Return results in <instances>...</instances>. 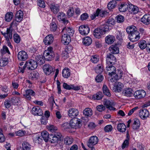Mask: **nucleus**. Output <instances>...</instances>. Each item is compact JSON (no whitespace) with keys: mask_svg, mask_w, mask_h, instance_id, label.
<instances>
[{"mask_svg":"<svg viewBox=\"0 0 150 150\" xmlns=\"http://www.w3.org/2000/svg\"><path fill=\"white\" fill-rule=\"evenodd\" d=\"M103 91V93L106 96L108 97H110L111 94L110 91L107 86L104 84L102 88Z\"/></svg>","mask_w":150,"mask_h":150,"instance_id":"37","label":"nucleus"},{"mask_svg":"<svg viewBox=\"0 0 150 150\" xmlns=\"http://www.w3.org/2000/svg\"><path fill=\"white\" fill-rule=\"evenodd\" d=\"M139 46L142 49H144L147 47V44L145 40H142L140 41L139 43Z\"/></svg>","mask_w":150,"mask_h":150,"instance_id":"48","label":"nucleus"},{"mask_svg":"<svg viewBox=\"0 0 150 150\" xmlns=\"http://www.w3.org/2000/svg\"><path fill=\"white\" fill-rule=\"evenodd\" d=\"M71 41V38L70 36L65 34L62 35V41L64 45H68Z\"/></svg>","mask_w":150,"mask_h":150,"instance_id":"22","label":"nucleus"},{"mask_svg":"<svg viewBox=\"0 0 150 150\" xmlns=\"http://www.w3.org/2000/svg\"><path fill=\"white\" fill-rule=\"evenodd\" d=\"M89 16L88 14L86 13H84L82 14L80 16L81 19L82 21L85 20L87 19Z\"/></svg>","mask_w":150,"mask_h":150,"instance_id":"62","label":"nucleus"},{"mask_svg":"<svg viewBox=\"0 0 150 150\" xmlns=\"http://www.w3.org/2000/svg\"><path fill=\"white\" fill-rule=\"evenodd\" d=\"M13 40L14 42L16 43H19L20 41V38L17 34H15L13 36Z\"/></svg>","mask_w":150,"mask_h":150,"instance_id":"60","label":"nucleus"},{"mask_svg":"<svg viewBox=\"0 0 150 150\" xmlns=\"http://www.w3.org/2000/svg\"><path fill=\"white\" fill-rule=\"evenodd\" d=\"M79 31L81 34L86 35L89 33L90 29H79Z\"/></svg>","mask_w":150,"mask_h":150,"instance_id":"53","label":"nucleus"},{"mask_svg":"<svg viewBox=\"0 0 150 150\" xmlns=\"http://www.w3.org/2000/svg\"><path fill=\"white\" fill-rule=\"evenodd\" d=\"M92 113V110L89 108H86L83 111V115L87 117H91Z\"/></svg>","mask_w":150,"mask_h":150,"instance_id":"39","label":"nucleus"},{"mask_svg":"<svg viewBox=\"0 0 150 150\" xmlns=\"http://www.w3.org/2000/svg\"><path fill=\"white\" fill-rule=\"evenodd\" d=\"M22 145V149L19 150H30L31 145L28 142L26 141L23 142Z\"/></svg>","mask_w":150,"mask_h":150,"instance_id":"34","label":"nucleus"},{"mask_svg":"<svg viewBox=\"0 0 150 150\" xmlns=\"http://www.w3.org/2000/svg\"><path fill=\"white\" fill-rule=\"evenodd\" d=\"M116 3L115 1L113 0L110 1L108 4V8L109 9L113 8L115 6Z\"/></svg>","mask_w":150,"mask_h":150,"instance_id":"51","label":"nucleus"},{"mask_svg":"<svg viewBox=\"0 0 150 150\" xmlns=\"http://www.w3.org/2000/svg\"><path fill=\"white\" fill-rule=\"evenodd\" d=\"M63 88L67 90L73 89L74 91H78L81 90V86H76L74 84L69 85L67 83L64 82L63 85Z\"/></svg>","mask_w":150,"mask_h":150,"instance_id":"9","label":"nucleus"},{"mask_svg":"<svg viewBox=\"0 0 150 150\" xmlns=\"http://www.w3.org/2000/svg\"><path fill=\"white\" fill-rule=\"evenodd\" d=\"M35 95V92L31 89H28L25 91V94L24 96L28 100H30L31 96H34Z\"/></svg>","mask_w":150,"mask_h":150,"instance_id":"20","label":"nucleus"},{"mask_svg":"<svg viewBox=\"0 0 150 150\" xmlns=\"http://www.w3.org/2000/svg\"><path fill=\"white\" fill-rule=\"evenodd\" d=\"M140 125V123L139 120L137 118H135L134 119L132 128L134 130L138 129Z\"/></svg>","mask_w":150,"mask_h":150,"instance_id":"29","label":"nucleus"},{"mask_svg":"<svg viewBox=\"0 0 150 150\" xmlns=\"http://www.w3.org/2000/svg\"><path fill=\"white\" fill-rule=\"evenodd\" d=\"M132 94V90L130 88H125L122 91V95L125 96L130 97Z\"/></svg>","mask_w":150,"mask_h":150,"instance_id":"21","label":"nucleus"},{"mask_svg":"<svg viewBox=\"0 0 150 150\" xmlns=\"http://www.w3.org/2000/svg\"><path fill=\"white\" fill-rule=\"evenodd\" d=\"M13 17V14L12 12H8L5 15V19L6 21L9 22L11 20Z\"/></svg>","mask_w":150,"mask_h":150,"instance_id":"46","label":"nucleus"},{"mask_svg":"<svg viewBox=\"0 0 150 150\" xmlns=\"http://www.w3.org/2000/svg\"><path fill=\"white\" fill-rule=\"evenodd\" d=\"M8 58H2L0 60V65L1 66H6L8 63Z\"/></svg>","mask_w":150,"mask_h":150,"instance_id":"54","label":"nucleus"},{"mask_svg":"<svg viewBox=\"0 0 150 150\" xmlns=\"http://www.w3.org/2000/svg\"><path fill=\"white\" fill-rule=\"evenodd\" d=\"M31 112L34 115L41 116L43 113L42 110L38 106L33 107L32 109Z\"/></svg>","mask_w":150,"mask_h":150,"instance_id":"14","label":"nucleus"},{"mask_svg":"<svg viewBox=\"0 0 150 150\" xmlns=\"http://www.w3.org/2000/svg\"><path fill=\"white\" fill-rule=\"evenodd\" d=\"M92 42V40L90 37H86L83 38V44L86 46L91 45Z\"/></svg>","mask_w":150,"mask_h":150,"instance_id":"41","label":"nucleus"},{"mask_svg":"<svg viewBox=\"0 0 150 150\" xmlns=\"http://www.w3.org/2000/svg\"><path fill=\"white\" fill-rule=\"evenodd\" d=\"M62 75L65 78H68L70 76V70L67 68H65L62 71Z\"/></svg>","mask_w":150,"mask_h":150,"instance_id":"35","label":"nucleus"},{"mask_svg":"<svg viewBox=\"0 0 150 150\" xmlns=\"http://www.w3.org/2000/svg\"><path fill=\"white\" fill-rule=\"evenodd\" d=\"M112 129V127L110 125L106 126L104 128L105 131L106 132H109L111 131Z\"/></svg>","mask_w":150,"mask_h":150,"instance_id":"64","label":"nucleus"},{"mask_svg":"<svg viewBox=\"0 0 150 150\" xmlns=\"http://www.w3.org/2000/svg\"><path fill=\"white\" fill-rule=\"evenodd\" d=\"M129 132L127 131L126 134L127 139L125 140L122 145V148L123 149L125 148H127L129 146Z\"/></svg>","mask_w":150,"mask_h":150,"instance_id":"31","label":"nucleus"},{"mask_svg":"<svg viewBox=\"0 0 150 150\" xmlns=\"http://www.w3.org/2000/svg\"><path fill=\"white\" fill-rule=\"evenodd\" d=\"M141 21L146 25H148L150 23V15L145 14L141 18Z\"/></svg>","mask_w":150,"mask_h":150,"instance_id":"28","label":"nucleus"},{"mask_svg":"<svg viewBox=\"0 0 150 150\" xmlns=\"http://www.w3.org/2000/svg\"><path fill=\"white\" fill-rule=\"evenodd\" d=\"M4 105L6 108H8L11 105V101L8 100H6L4 102Z\"/></svg>","mask_w":150,"mask_h":150,"instance_id":"59","label":"nucleus"},{"mask_svg":"<svg viewBox=\"0 0 150 150\" xmlns=\"http://www.w3.org/2000/svg\"><path fill=\"white\" fill-rule=\"evenodd\" d=\"M69 124L71 127L75 129L79 128L81 126V120L76 118L72 119L70 121Z\"/></svg>","mask_w":150,"mask_h":150,"instance_id":"7","label":"nucleus"},{"mask_svg":"<svg viewBox=\"0 0 150 150\" xmlns=\"http://www.w3.org/2000/svg\"><path fill=\"white\" fill-rule=\"evenodd\" d=\"M51 11L55 14L57 13L59 10V6L57 4H51L50 6Z\"/></svg>","mask_w":150,"mask_h":150,"instance_id":"26","label":"nucleus"},{"mask_svg":"<svg viewBox=\"0 0 150 150\" xmlns=\"http://www.w3.org/2000/svg\"><path fill=\"white\" fill-rule=\"evenodd\" d=\"M63 138L59 132H55L54 134H50V136L49 140L52 143H57L59 141L62 140Z\"/></svg>","mask_w":150,"mask_h":150,"instance_id":"2","label":"nucleus"},{"mask_svg":"<svg viewBox=\"0 0 150 150\" xmlns=\"http://www.w3.org/2000/svg\"><path fill=\"white\" fill-rule=\"evenodd\" d=\"M65 31L66 34L65 35H67L70 37L74 34V30L73 29H63L62 31Z\"/></svg>","mask_w":150,"mask_h":150,"instance_id":"45","label":"nucleus"},{"mask_svg":"<svg viewBox=\"0 0 150 150\" xmlns=\"http://www.w3.org/2000/svg\"><path fill=\"white\" fill-rule=\"evenodd\" d=\"M64 142L65 144L69 145L72 143L73 139L71 137H66L64 139Z\"/></svg>","mask_w":150,"mask_h":150,"instance_id":"49","label":"nucleus"},{"mask_svg":"<svg viewBox=\"0 0 150 150\" xmlns=\"http://www.w3.org/2000/svg\"><path fill=\"white\" fill-rule=\"evenodd\" d=\"M1 53L3 54L8 53L10 54V53L8 47L6 46H4L3 48L1 50Z\"/></svg>","mask_w":150,"mask_h":150,"instance_id":"57","label":"nucleus"},{"mask_svg":"<svg viewBox=\"0 0 150 150\" xmlns=\"http://www.w3.org/2000/svg\"><path fill=\"white\" fill-rule=\"evenodd\" d=\"M23 13L22 11H18L16 15V20L17 22H20L23 18Z\"/></svg>","mask_w":150,"mask_h":150,"instance_id":"32","label":"nucleus"},{"mask_svg":"<svg viewBox=\"0 0 150 150\" xmlns=\"http://www.w3.org/2000/svg\"><path fill=\"white\" fill-rule=\"evenodd\" d=\"M146 95L145 91L141 90L137 91L134 94V96L136 99H140L144 97Z\"/></svg>","mask_w":150,"mask_h":150,"instance_id":"13","label":"nucleus"},{"mask_svg":"<svg viewBox=\"0 0 150 150\" xmlns=\"http://www.w3.org/2000/svg\"><path fill=\"white\" fill-rule=\"evenodd\" d=\"M54 40V37L52 35H49L45 38L43 42L45 45H49L53 43Z\"/></svg>","mask_w":150,"mask_h":150,"instance_id":"19","label":"nucleus"},{"mask_svg":"<svg viewBox=\"0 0 150 150\" xmlns=\"http://www.w3.org/2000/svg\"><path fill=\"white\" fill-rule=\"evenodd\" d=\"M96 109L98 111L102 112L105 109V108L103 105H100L97 106L96 107Z\"/></svg>","mask_w":150,"mask_h":150,"instance_id":"63","label":"nucleus"},{"mask_svg":"<svg viewBox=\"0 0 150 150\" xmlns=\"http://www.w3.org/2000/svg\"><path fill=\"white\" fill-rule=\"evenodd\" d=\"M98 137L96 136H91L87 143V145L91 150H95L94 146L98 144Z\"/></svg>","mask_w":150,"mask_h":150,"instance_id":"4","label":"nucleus"},{"mask_svg":"<svg viewBox=\"0 0 150 150\" xmlns=\"http://www.w3.org/2000/svg\"><path fill=\"white\" fill-rule=\"evenodd\" d=\"M111 52L113 54H117L119 52V49L117 45H112L109 48Z\"/></svg>","mask_w":150,"mask_h":150,"instance_id":"30","label":"nucleus"},{"mask_svg":"<svg viewBox=\"0 0 150 150\" xmlns=\"http://www.w3.org/2000/svg\"><path fill=\"white\" fill-rule=\"evenodd\" d=\"M44 56L45 59L51 61L53 59L54 56V54L52 47H49L44 52Z\"/></svg>","mask_w":150,"mask_h":150,"instance_id":"3","label":"nucleus"},{"mask_svg":"<svg viewBox=\"0 0 150 150\" xmlns=\"http://www.w3.org/2000/svg\"><path fill=\"white\" fill-rule=\"evenodd\" d=\"M11 101L13 104L15 105L20 101V98L19 97L14 96L11 98Z\"/></svg>","mask_w":150,"mask_h":150,"instance_id":"52","label":"nucleus"},{"mask_svg":"<svg viewBox=\"0 0 150 150\" xmlns=\"http://www.w3.org/2000/svg\"><path fill=\"white\" fill-rule=\"evenodd\" d=\"M38 77L39 74L36 71L32 72L29 75V78L32 80H36Z\"/></svg>","mask_w":150,"mask_h":150,"instance_id":"36","label":"nucleus"},{"mask_svg":"<svg viewBox=\"0 0 150 150\" xmlns=\"http://www.w3.org/2000/svg\"><path fill=\"white\" fill-rule=\"evenodd\" d=\"M104 105L107 108L110 110H114L115 108L112 107L114 105L113 102L112 101H110L105 99L103 101Z\"/></svg>","mask_w":150,"mask_h":150,"instance_id":"17","label":"nucleus"},{"mask_svg":"<svg viewBox=\"0 0 150 150\" xmlns=\"http://www.w3.org/2000/svg\"><path fill=\"white\" fill-rule=\"evenodd\" d=\"M103 96L102 93L101 92H99L93 96V98L95 100H99L102 99Z\"/></svg>","mask_w":150,"mask_h":150,"instance_id":"47","label":"nucleus"},{"mask_svg":"<svg viewBox=\"0 0 150 150\" xmlns=\"http://www.w3.org/2000/svg\"><path fill=\"white\" fill-rule=\"evenodd\" d=\"M103 76L101 74H98L95 80L98 83L101 82L103 79Z\"/></svg>","mask_w":150,"mask_h":150,"instance_id":"58","label":"nucleus"},{"mask_svg":"<svg viewBox=\"0 0 150 150\" xmlns=\"http://www.w3.org/2000/svg\"><path fill=\"white\" fill-rule=\"evenodd\" d=\"M109 31V29H95L93 31V35L97 38H99L102 35Z\"/></svg>","mask_w":150,"mask_h":150,"instance_id":"6","label":"nucleus"},{"mask_svg":"<svg viewBox=\"0 0 150 150\" xmlns=\"http://www.w3.org/2000/svg\"><path fill=\"white\" fill-rule=\"evenodd\" d=\"M27 69L30 70H33L36 69L37 67V63L35 60L31 59L26 62L25 64Z\"/></svg>","mask_w":150,"mask_h":150,"instance_id":"8","label":"nucleus"},{"mask_svg":"<svg viewBox=\"0 0 150 150\" xmlns=\"http://www.w3.org/2000/svg\"><path fill=\"white\" fill-rule=\"evenodd\" d=\"M128 11L131 13L134 14L138 12L139 9L137 6L131 4H129Z\"/></svg>","mask_w":150,"mask_h":150,"instance_id":"24","label":"nucleus"},{"mask_svg":"<svg viewBox=\"0 0 150 150\" xmlns=\"http://www.w3.org/2000/svg\"><path fill=\"white\" fill-rule=\"evenodd\" d=\"M117 21L118 23H121L124 21V17L122 15H119L116 16Z\"/></svg>","mask_w":150,"mask_h":150,"instance_id":"61","label":"nucleus"},{"mask_svg":"<svg viewBox=\"0 0 150 150\" xmlns=\"http://www.w3.org/2000/svg\"><path fill=\"white\" fill-rule=\"evenodd\" d=\"M123 86L122 83L118 82L113 88V90L115 92H120L121 91Z\"/></svg>","mask_w":150,"mask_h":150,"instance_id":"25","label":"nucleus"},{"mask_svg":"<svg viewBox=\"0 0 150 150\" xmlns=\"http://www.w3.org/2000/svg\"><path fill=\"white\" fill-rule=\"evenodd\" d=\"M35 59L37 64L39 65H42L44 63L46 60L44 56L42 55L37 56L35 57Z\"/></svg>","mask_w":150,"mask_h":150,"instance_id":"27","label":"nucleus"},{"mask_svg":"<svg viewBox=\"0 0 150 150\" xmlns=\"http://www.w3.org/2000/svg\"><path fill=\"white\" fill-rule=\"evenodd\" d=\"M47 129L48 130L50 131L51 132L53 133L55 132H57L56 131L57 130V128L54 125H51L47 126Z\"/></svg>","mask_w":150,"mask_h":150,"instance_id":"56","label":"nucleus"},{"mask_svg":"<svg viewBox=\"0 0 150 150\" xmlns=\"http://www.w3.org/2000/svg\"><path fill=\"white\" fill-rule=\"evenodd\" d=\"M33 140L36 143L40 144L43 141L41 136L39 135H35L33 137Z\"/></svg>","mask_w":150,"mask_h":150,"instance_id":"44","label":"nucleus"},{"mask_svg":"<svg viewBox=\"0 0 150 150\" xmlns=\"http://www.w3.org/2000/svg\"><path fill=\"white\" fill-rule=\"evenodd\" d=\"M115 38L113 35H108L105 38L106 43L108 44H111L113 43L115 41Z\"/></svg>","mask_w":150,"mask_h":150,"instance_id":"33","label":"nucleus"},{"mask_svg":"<svg viewBox=\"0 0 150 150\" xmlns=\"http://www.w3.org/2000/svg\"><path fill=\"white\" fill-rule=\"evenodd\" d=\"M116 61V59L114 55L109 54L106 55V62L107 65H113Z\"/></svg>","mask_w":150,"mask_h":150,"instance_id":"10","label":"nucleus"},{"mask_svg":"<svg viewBox=\"0 0 150 150\" xmlns=\"http://www.w3.org/2000/svg\"><path fill=\"white\" fill-rule=\"evenodd\" d=\"M58 20L60 21L64 20L66 18V15L63 12H59L57 16Z\"/></svg>","mask_w":150,"mask_h":150,"instance_id":"50","label":"nucleus"},{"mask_svg":"<svg viewBox=\"0 0 150 150\" xmlns=\"http://www.w3.org/2000/svg\"><path fill=\"white\" fill-rule=\"evenodd\" d=\"M79 114L78 110L75 108H71L69 109L68 111V115L71 118H74L77 116Z\"/></svg>","mask_w":150,"mask_h":150,"instance_id":"18","label":"nucleus"},{"mask_svg":"<svg viewBox=\"0 0 150 150\" xmlns=\"http://www.w3.org/2000/svg\"><path fill=\"white\" fill-rule=\"evenodd\" d=\"M42 137L43 139L46 142H47L49 140L50 136L49 134L47 131H44L41 133V137Z\"/></svg>","mask_w":150,"mask_h":150,"instance_id":"42","label":"nucleus"},{"mask_svg":"<svg viewBox=\"0 0 150 150\" xmlns=\"http://www.w3.org/2000/svg\"><path fill=\"white\" fill-rule=\"evenodd\" d=\"M43 69L45 74L49 75L53 73L55 70L54 68L49 64H45L43 67Z\"/></svg>","mask_w":150,"mask_h":150,"instance_id":"11","label":"nucleus"},{"mask_svg":"<svg viewBox=\"0 0 150 150\" xmlns=\"http://www.w3.org/2000/svg\"><path fill=\"white\" fill-rule=\"evenodd\" d=\"M117 129L120 132H124L126 129V125L123 123H120L118 124Z\"/></svg>","mask_w":150,"mask_h":150,"instance_id":"38","label":"nucleus"},{"mask_svg":"<svg viewBox=\"0 0 150 150\" xmlns=\"http://www.w3.org/2000/svg\"><path fill=\"white\" fill-rule=\"evenodd\" d=\"M91 60L93 63H96L99 60V57L97 55H93L91 57Z\"/></svg>","mask_w":150,"mask_h":150,"instance_id":"55","label":"nucleus"},{"mask_svg":"<svg viewBox=\"0 0 150 150\" xmlns=\"http://www.w3.org/2000/svg\"><path fill=\"white\" fill-rule=\"evenodd\" d=\"M18 59L21 61H25L28 58V54L24 51H21L19 52L17 54Z\"/></svg>","mask_w":150,"mask_h":150,"instance_id":"15","label":"nucleus"},{"mask_svg":"<svg viewBox=\"0 0 150 150\" xmlns=\"http://www.w3.org/2000/svg\"><path fill=\"white\" fill-rule=\"evenodd\" d=\"M95 70L97 73H101L103 71V67L102 64H98L95 68Z\"/></svg>","mask_w":150,"mask_h":150,"instance_id":"43","label":"nucleus"},{"mask_svg":"<svg viewBox=\"0 0 150 150\" xmlns=\"http://www.w3.org/2000/svg\"><path fill=\"white\" fill-rule=\"evenodd\" d=\"M115 75L111 79H110V81L111 82H115V81H117L122 77V72L120 70L118 71L116 73H115Z\"/></svg>","mask_w":150,"mask_h":150,"instance_id":"23","label":"nucleus"},{"mask_svg":"<svg viewBox=\"0 0 150 150\" xmlns=\"http://www.w3.org/2000/svg\"><path fill=\"white\" fill-rule=\"evenodd\" d=\"M148 111L146 109L142 108L139 111V116L142 120L146 119L149 116Z\"/></svg>","mask_w":150,"mask_h":150,"instance_id":"12","label":"nucleus"},{"mask_svg":"<svg viewBox=\"0 0 150 150\" xmlns=\"http://www.w3.org/2000/svg\"><path fill=\"white\" fill-rule=\"evenodd\" d=\"M106 70L108 71L109 76H112L115 74L116 71L115 67L112 65H107L106 67Z\"/></svg>","mask_w":150,"mask_h":150,"instance_id":"16","label":"nucleus"},{"mask_svg":"<svg viewBox=\"0 0 150 150\" xmlns=\"http://www.w3.org/2000/svg\"><path fill=\"white\" fill-rule=\"evenodd\" d=\"M136 29H132V31L131 32V33L129 35V40L133 42H136L140 39L139 33L136 30Z\"/></svg>","mask_w":150,"mask_h":150,"instance_id":"5","label":"nucleus"},{"mask_svg":"<svg viewBox=\"0 0 150 150\" xmlns=\"http://www.w3.org/2000/svg\"><path fill=\"white\" fill-rule=\"evenodd\" d=\"M12 30L11 29H7L6 32H1V33L4 36L7 41L8 46L11 49L13 47L11 44L10 40L12 38Z\"/></svg>","mask_w":150,"mask_h":150,"instance_id":"1","label":"nucleus"},{"mask_svg":"<svg viewBox=\"0 0 150 150\" xmlns=\"http://www.w3.org/2000/svg\"><path fill=\"white\" fill-rule=\"evenodd\" d=\"M129 5L126 3L121 4L119 7V11L121 12H124L128 9Z\"/></svg>","mask_w":150,"mask_h":150,"instance_id":"40","label":"nucleus"}]
</instances>
